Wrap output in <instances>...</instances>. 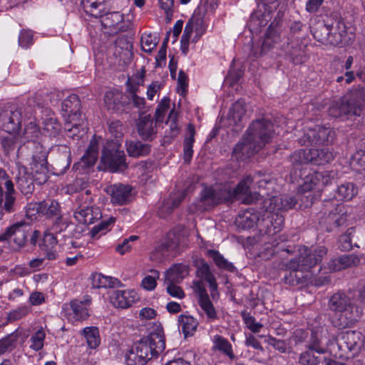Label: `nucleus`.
<instances>
[{
    "label": "nucleus",
    "instance_id": "20",
    "mask_svg": "<svg viewBox=\"0 0 365 365\" xmlns=\"http://www.w3.org/2000/svg\"><path fill=\"white\" fill-rule=\"evenodd\" d=\"M235 225L241 229H250L257 225L262 232V219L259 213L253 208L247 209L238 214L235 219Z\"/></svg>",
    "mask_w": 365,
    "mask_h": 365
},
{
    "label": "nucleus",
    "instance_id": "19",
    "mask_svg": "<svg viewBox=\"0 0 365 365\" xmlns=\"http://www.w3.org/2000/svg\"><path fill=\"white\" fill-rule=\"evenodd\" d=\"M364 341L363 336L360 331H347L342 333L337 341V346L342 351H357Z\"/></svg>",
    "mask_w": 365,
    "mask_h": 365
},
{
    "label": "nucleus",
    "instance_id": "13",
    "mask_svg": "<svg viewBox=\"0 0 365 365\" xmlns=\"http://www.w3.org/2000/svg\"><path fill=\"white\" fill-rule=\"evenodd\" d=\"M30 227L25 222L14 223L0 235V242L6 241L12 245L14 250L19 251L25 247Z\"/></svg>",
    "mask_w": 365,
    "mask_h": 365
},
{
    "label": "nucleus",
    "instance_id": "54",
    "mask_svg": "<svg viewBox=\"0 0 365 365\" xmlns=\"http://www.w3.org/2000/svg\"><path fill=\"white\" fill-rule=\"evenodd\" d=\"M350 165L356 172L365 171V150H357L350 159Z\"/></svg>",
    "mask_w": 365,
    "mask_h": 365
},
{
    "label": "nucleus",
    "instance_id": "2",
    "mask_svg": "<svg viewBox=\"0 0 365 365\" xmlns=\"http://www.w3.org/2000/svg\"><path fill=\"white\" fill-rule=\"evenodd\" d=\"M274 135V125L269 120L260 119L253 121L242 141L234 148L233 157L237 160L250 158L270 142Z\"/></svg>",
    "mask_w": 365,
    "mask_h": 365
},
{
    "label": "nucleus",
    "instance_id": "25",
    "mask_svg": "<svg viewBox=\"0 0 365 365\" xmlns=\"http://www.w3.org/2000/svg\"><path fill=\"white\" fill-rule=\"evenodd\" d=\"M206 31V26L200 12H195L191 19L186 24L184 31L192 36L195 32V35L192 41L196 42L204 34Z\"/></svg>",
    "mask_w": 365,
    "mask_h": 365
},
{
    "label": "nucleus",
    "instance_id": "56",
    "mask_svg": "<svg viewBox=\"0 0 365 365\" xmlns=\"http://www.w3.org/2000/svg\"><path fill=\"white\" fill-rule=\"evenodd\" d=\"M279 0H260L258 8L260 11L263 9L262 16L265 21H268L269 15L279 6Z\"/></svg>",
    "mask_w": 365,
    "mask_h": 365
},
{
    "label": "nucleus",
    "instance_id": "49",
    "mask_svg": "<svg viewBox=\"0 0 365 365\" xmlns=\"http://www.w3.org/2000/svg\"><path fill=\"white\" fill-rule=\"evenodd\" d=\"M87 344L91 349H96L100 344V336L96 327H88L82 330Z\"/></svg>",
    "mask_w": 365,
    "mask_h": 365
},
{
    "label": "nucleus",
    "instance_id": "46",
    "mask_svg": "<svg viewBox=\"0 0 365 365\" xmlns=\"http://www.w3.org/2000/svg\"><path fill=\"white\" fill-rule=\"evenodd\" d=\"M314 180L317 185V190L319 191L322 190L325 186L331 183L334 179L336 173L334 171H322L315 172L312 173Z\"/></svg>",
    "mask_w": 365,
    "mask_h": 365
},
{
    "label": "nucleus",
    "instance_id": "12",
    "mask_svg": "<svg viewBox=\"0 0 365 365\" xmlns=\"http://www.w3.org/2000/svg\"><path fill=\"white\" fill-rule=\"evenodd\" d=\"M334 138V131L331 128L310 122L304 128L299 143L302 145H324L332 142Z\"/></svg>",
    "mask_w": 365,
    "mask_h": 365
},
{
    "label": "nucleus",
    "instance_id": "9",
    "mask_svg": "<svg viewBox=\"0 0 365 365\" xmlns=\"http://www.w3.org/2000/svg\"><path fill=\"white\" fill-rule=\"evenodd\" d=\"M80 108L81 102L76 94L69 95L62 103L63 115L68 121L66 128L69 132H73V135H77L75 130H78V137H81L86 133V125L81 118Z\"/></svg>",
    "mask_w": 365,
    "mask_h": 365
},
{
    "label": "nucleus",
    "instance_id": "8",
    "mask_svg": "<svg viewBox=\"0 0 365 365\" xmlns=\"http://www.w3.org/2000/svg\"><path fill=\"white\" fill-rule=\"evenodd\" d=\"M34 110L26 106H11L0 112V128L9 134H17L23 120L31 118Z\"/></svg>",
    "mask_w": 365,
    "mask_h": 365
},
{
    "label": "nucleus",
    "instance_id": "43",
    "mask_svg": "<svg viewBox=\"0 0 365 365\" xmlns=\"http://www.w3.org/2000/svg\"><path fill=\"white\" fill-rule=\"evenodd\" d=\"M39 212L46 215L47 217H61L60 216V205L53 200H48L41 202L37 208Z\"/></svg>",
    "mask_w": 365,
    "mask_h": 365
},
{
    "label": "nucleus",
    "instance_id": "47",
    "mask_svg": "<svg viewBox=\"0 0 365 365\" xmlns=\"http://www.w3.org/2000/svg\"><path fill=\"white\" fill-rule=\"evenodd\" d=\"M46 332L43 327L35 331L29 339V348L34 351H38L43 348Z\"/></svg>",
    "mask_w": 365,
    "mask_h": 365
},
{
    "label": "nucleus",
    "instance_id": "35",
    "mask_svg": "<svg viewBox=\"0 0 365 365\" xmlns=\"http://www.w3.org/2000/svg\"><path fill=\"white\" fill-rule=\"evenodd\" d=\"M189 265L179 263L173 265L165 273V280L180 283L189 274Z\"/></svg>",
    "mask_w": 365,
    "mask_h": 365
},
{
    "label": "nucleus",
    "instance_id": "37",
    "mask_svg": "<svg viewBox=\"0 0 365 365\" xmlns=\"http://www.w3.org/2000/svg\"><path fill=\"white\" fill-rule=\"evenodd\" d=\"M125 147L129 156L133 158L145 156L150 152V145L139 140L126 141Z\"/></svg>",
    "mask_w": 365,
    "mask_h": 365
},
{
    "label": "nucleus",
    "instance_id": "10",
    "mask_svg": "<svg viewBox=\"0 0 365 365\" xmlns=\"http://www.w3.org/2000/svg\"><path fill=\"white\" fill-rule=\"evenodd\" d=\"M245 181V186L246 190L240 193V201L244 204H251L253 202V197L250 192V186L252 183L254 184L253 188H258L259 192H262V197L269 196V190H272L275 185V180L270 174L257 172L253 175L245 176L240 182Z\"/></svg>",
    "mask_w": 365,
    "mask_h": 365
},
{
    "label": "nucleus",
    "instance_id": "6",
    "mask_svg": "<svg viewBox=\"0 0 365 365\" xmlns=\"http://www.w3.org/2000/svg\"><path fill=\"white\" fill-rule=\"evenodd\" d=\"M365 106V89L359 88L349 91L344 96L333 101L329 108V115L342 120L359 116Z\"/></svg>",
    "mask_w": 365,
    "mask_h": 365
},
{
    "label": "nucleus",
    "instance_id": "61",
    "mask_svg": "<svg viewBox=\"0 0 365 365\" xmlns=\"http://www.w3.org/2000/svg\"><path fill=\"white\" fill-rule=\"evenodd\" d=\"M43 129L49 136H56L61 129V125L55 118L49 117L44 119Z\"/></svg>",
    "mask_w": 365,
    "mask_h": 365
},
{
    "label": "nucleus",
    "instance_id": "14",
    "mask_svg": "<svg viewBox=\"0 0 365 365\" xmlns=\"http://www.w3.org/2000/svg\"><path fill=\"white\" fill-rule=\"evenodd\" d=\"M14 183L4 170L0 168V220L4 211L11 213L15 211Z\"/></svg>",
    "mask_w": 365,
    "mask_h": 365
},
{
    "label": "nucleus",
    "instance_id": "34",
    "mask_svg": "<svg viewBox=\"0 0 365 365\" xmlns=\"http://www.w3.org/2000/svg\"><path fill=\"white\" fill-rule=\"evenodd\" d=\"M343 204H338L335 211H330L326 217L324 223L329 226V229L342 225L346 220V212Z\"/></svg>",
    "mask_w": 365,
    "mask_h": 365
},
{
    "label": "nucleus",
    "instance_id": "50",
    "mask_svg": "<svg viewBox=\"0 0 365 365\" xmlns=\"http://www.w3.org/2000/svg\"><path fill=\"white\" fill-rule=\"evenodd\" d=\"M208 256L212 258L215 264L220 268L228 271H234L235 266L228 262L218 251L208 250Z\"/></svg>",
    "mask_w": 365,
    "mask_h": 365
},
{
    "label": "nucleus",
    "instance_id": "60",
    "mask_svg": "<svg viewBox=\"0 0 365 365\" xmlns=\"http://www.w3.org/2000/svg\"><path fill=\"white\" fill-rule=\"evenodd\" d=\"M18 336V331H16L0 339V354H1L7 351L12 350L15 347Z\"/></svg>",
    "mask_w": 365,
    "mask_h": 365
},
{
    "label": "nucleus",
    "instance_id": "58",
    "mask_svg": "<svg viewBox=\"0 0 365 365\" xmlns=\"http://www.w3.org/2000/svg\"><path fill=\"white\" fill-rule=\"evenodd\" d=\"M355 233V228L351 227L347 229L346 232L340 236L339 239V247L341 250L349 251L352 247V237Z\"/></svg>",
    "mask_w": 365,
    "mask_h": 365
},
{
    "label": "nucleus",
    "instance_id": "17",
    "mask_svg": "<svg viewBox=\"0 0 365 365\" xmlns=\"http://www.w3.org/2000/svg\"><path fill=\"white\" fill-rule=\"evenodd\" d=\"M33 176L28 173L26 167L17 165V174L16 175V181L18 189L25 195L31 194L34 190V180L36 183L41 185L36 180V178L39 175L36 174L32 169Z\"/></svg>",
    "mask_w": 365,
    "mask_h": 365
},
{
    "label": "nucleus",
    "instance_id": "29",
    "mask_svg": "<svg viewBox=\"0 0 365 365\" xmlns=\"http://www.w3.org/2000/svg\"><path fill=\"white\" fill-rule=\"evenodd\" d=\"M156 123L150 115L140 118L137 124L139 135L145 140H152L156 134Z\"/></svg>",
    "mask_w": 365,
    "mask_h": 365
},
{
    "label": "nucleus",
    "instance_id": "59",
    "mask_svg": "<svg viewBox=\"0 0 365 365\" xmlns=\"http://www.w3.org/2000/svg\"><path fill=\"white\" fill-rule=\"evenodd\" d=\"M170 246L168 243H164L157 246L150 253L151 260L160 262H163L168 256Z\"/></svg>",
    "mask_w": 365,
    "mask_h": 365
},
{
    "label": "nucleus",
    "instance_id": "18",
    "mask_svg": "<svg viewBox=\"0 0 365 365\" xmlns=\"http://www.w3.org/2000/svg\"><path fill=\"white\" fill-rule=\"evenodd\" d=\"M265 212L262 218V232L268 235H275L283 227L284 217L279 214V211L270 212L268 210V205L266 207Z\"/></svg>",
    "mask_w": 365,
    "mask_h": 365
},
{
    "label": "nucleus",
    "instance_id": "7",
    "mask_svg": "<svg viewBox=\"0 0 365 365\" xmlns=\"http://www.w3.org/2000/svg\"><path fill=\"white\" fill-rule=\"evenodd\" d=\"M329 309L339 314L338 319L334 322V326L344 329L351 326L358 321L361 313L352 304L349 297L344 292L334 294L329 300Z\"/></svg>",
    "mask_w": 365,
    "mask_h": 365
},
{
    "label": "nucleus",
    "instance_id": "24",
    "mask_svg": "<svg viewBox=\"0 0 365 365\" xmlns=\"http://www.w3.org/2000/svg\"><path fill=\"white\" fill-rule=\"evenodd\" d=\"M326 334L322 329L312 330L307 348L314 349L319 354L326 353L329 346V341H326Z\"/></svg>",
    "mask_w": 365,
    "mask_h": 365
},
{
    "label": "nucleus",
    "instance_id": "51",
    "mask_svg": "<svg viewBox=\"0 0 365 365\" xmlns=\"http://www.w3.org/2000/svg\"><path fill=\"white\" fill-rule=\"evenodd\" d=\"M336 194L340 200H349L357 194V190L352 182H346L338 187Z\"/></svg>",
    "mask_w": 365,
    "mask_h": 365
},
{
    "label": "nucleus",
    "instance_id": "44",
    "mask_svg": "<svg viewBox=\"0 0 365 365\" xmlns=\"http://www.w3.org/2000/svg\"><path fill=\"white\" fill-rule=\"evenodd\" d=\"M245 113V102L240 99L232 104V108L228 114V118L235 125H237L240 122H242Z\"/></svg>",
    "mask_w": 365,
    "mask_h": 365
},
{
    "label": "nucleus",
    "instance_id": "33",
    "mask_svg": "<svg viewBox=\"0 0 365 365\" xmlns=\"http://www.w3.org/2000/svg\"><path fill=\"white\" fill-rule=\"evenodd\" d=\"M310 164L323 165L331 162L334 156L332 150L329 148L310 149Z\"/></svg>",
    "mask_w": 365,
    "mask_h": 365
},
{
    "label": "nucleus",
    "instance_id": "1",
    "mask_svg": "<svg viewBox=\"0 0 365 365\" xmlns=\"http://www.w3.org/2000/svg\"><path fill=\"white\" fill-rule=\"evenodd\" d=\"M297 257L292 259L288 268L290 269L286 274L284 279L287 284L298 285L303 284H312L316 286H322L329 282L330 279L325 277L316 279L314 277L312 269L320 263L327 254V249L323 246L317 247L314 252H311L307 247H300L298 250Z\"/></svg>",
    "mask_w": 365,
    "mask_h": 365
},
{
    "label": "nucleus",
    "instance_id": "28",
    "mask_svg": "<svg viewBox=\"0 0 365 365\" xmlns=\"http://www.w3.org/2000/svg\"><path fill=\"white\" fill-rule=\"evenodd\" d=\"M268 200V210L270 212L286 211L293 208L297 204V199L288 195L272 196Z\"/></svg>",
    "mask_w": 365,
    "mask_h": 365
},
{
    "label": "nucleus",
    "instance_id": "36",
    "mask_svg": "<svg viewBox=\"0 0 365 365\" xmlns=\"http://www.w3.org/2000/svg\"><path fill=\"white\" fill-rule=\"evenodd\" d=\"M212 342L213 351H217L227 356L230 359L235 358L232 346L226 338L220 335H215L212 339Z\"/></svg>",
    "mask_w": 365,
    "mask_h": 365
},
{
    "label": "nucleus",
    "instance_id": "39",
    "mask_svg": "<svg viewBox=\"0 0 365 365\" xmlns=\"http://www.w3.org/2000/svg\"><path fill=\"white\" fill-rule=\"evenodd\" d=\"M198 275L205 279L210 286V294L213 299L218 297L217 284L214 274L210 272L207 264H202L197 269Z\"/></svg>",
    "mask_w": 365,
    "mask_h": 365
},
{
    "label": "nucleus",
    "instance_id": "11",
    "mask_svg": "<svg viewBox=\"0 0 365 365\" xmlns=\"http://www.w3.org/2000/svg\"><path fill=\"white\" fill-rule=\"evenodd\" d=\"M120 148V142L118 140H113L108 142L103 150L101 163L106 169L112 173L123 171L128 167L125 155Z\"/></svg>",
    "mask_w": 365,
    "mask_h": 365
},
{
    "label": "nucleus",
    "instance_id": "30",
    "mask_svg": "<svg viewBox=\"0 0 365 365\" xmlns=\"http://www.w3.org/2000/svg\"><path fill=\"white\" fill-rule=\"evenodd\" d=\"M360 259L354 255H344L331 259L328 263L329 272L339 271L359 263Z\"/></svg>",
    "mask_w": 365,
    "mask_h": 365
},
{
    "label": "nucleus",
    "instance_id": "52",
    "mask_svg": "<svg viewBox=\"0 0 365 365\" xmlns=\"http://www.w3.org/2000/svg\"><path fill=\"white\" fill-rule=\"evenodd\" d=\"M158 38L156 34L144 33L140 38V46L143 51L150 53L157 46Z\"/></svg>",
    "mask_w": 365,
    "mask_h": 365
},
{
    "label": "nucleus",
    "instance_id": "15",
    "mask_svg": "<svg viewBox=\"0 0 365 365\" xmlns=\"http://www.w3.org/2000/svg\"><path fill=\"white\" fill-rule=\"evenodd\" d=\"M101 24L110 35L117 34L119 32L126 31L133 29V23L130 19H124V16L120 12H110L101 17Z\"/></svg>",
    "mask_w": 365,
    "mask_h": 365
},
{
    "label": "nucleus",
    "instance_id": "45",
    "mask_svg": "<svg viewBox=\"0 0 365 365\" xmlns=\"http://www.w3.org/2000/svg\"><path fill=\"white\" fill-rule=\"evenodd\" d=\"M123 94L118 89L108 91L104 96V103L108 110H116L121 104Z\"/></svg>",
    "mask_w": 365,
    "mask_h": 365
},
{
    "label": "nucleus",
    "instance_id": "57",
    "mask_svg": "<svg viewBox=\"0 0 365 365\" xmlns=\"http://www.w3.org/2000/svg\"><path fill=\"white\" fill-rule=\"evenodd\" d=\"M91 279L94 287L106 288L114 285L113 279L112 277L105 276L101 273L93 274Z\"/></svg>",
    "mask_w": 365,
    "mask_h": 365
},
{
    "label": "nucleus",
    "instance_id": "48",
    "mask_svg": "<svg viewBox=\"0 0 365 365\" xmlns=\"http://www.w3.org/2000/svg\"><path fill=\"white\" fill-rule=\"evenodd\" d=\"M310 149H299L290 155V161L294 168L310 163Z\"/></svg>",
    "mask_w": 365,
    "mask_h": 365
},
{
    "label": "nucleus",
    "instance_id": "55",
    "mask_svg": "<svg viewBox=\"0 0 365 365\" xmlns=\"http://www.w3.org/2000/svg\"><path fill=\"white\" fill-rule=\"evenodd\" d=\"M316 354L314 349H307L299 355V363L302 365H319L321 358Z\"/></svg>",
    "mask_w": 365,
    "mask_h": 365
},
{
    "label": "nucleus",
    "instance_id": "53",
    "mask_svg": "<svg viewBox=\"0 0 365 365\" xmlns=\"http://www.w3.org/2000/svg\"><path fill=\"white\" fill-rule=\"evenodd\" d=\"M160 277V272L156 269H150L141 281V287L146 291H153L157 286V280Z\"/></svg>",
    "mask_w": 365,
    "mask_h": 365
},
{
    "label": "nucleus",
    "instance_id": "32",
    "mask_svg": "<svg viewBox=\"0 0 365 365\" xmlns=\"http://www.w3.org/2000/svg\"><path fill=\"white\" fill-rule=\"evenodd\" d=\"M98 147L95 143H91L90 146L86 153L82 156L80 161L74 164L73 168L79 169L81 168L83 171L93 166L98 159Z\"/></svg>",
    "mask_w": 365,
    "mask_h": 365
},
{
    "label": "nucleus",
    "instance_id": "26",
    "mask_svg": "<svg viewBox=\"0 0 365 365\" xmlns=\"http://www.w3.org/2000/svg\"><path fill=\"white\" fill-rule=\"evenodd\" d=\"M131 187L123 184H115L109 187L111 202L115 205H124L131 200Z\"/></svg>",
    "mask_w": 365,
    "mask_h": 365
},
{
    "label": "nucleus",
    "instance_id": "22",
    "mask_svg": "<svg viewBox=\"0 0 365 365\" xmlns=\"http://www.w3.org/2000/svg\"><path fill=\"white\" fill-rule=\"evenodd\" d=\"M114 307L125 309L138 299L137 292L133 289L115 290L110 297Z\"/></svg>",
    "mask_w": 365,
    "mask_h": 365
},
{
    "label": "nucleus",
    "instance_id": "21",
    "mask_svg": "<svg viewBox=\"0 0 365 365\" xmlns=\"http://www.w3.org/2000/svg\"><path fill=\"white\" fill-rule=\"evenodd\" d=\"M62 97V93L58 91H53L49 94L43 91L36 93L34 96L30 98L27 101L29 107H32L35 110V108H43L49 103L52 105L56 104Z\"/></svg>",
    "mask_w": 365,
    "mask_h": 365
},
{
    "label": "nucleus",
    "instance_id": "31",
    "mask_svg": "<svg viewBox=\"0 0 365 365\" xmlns=\"http://www.w3.org/2000/svg\"><path fill=\"white\" fill-rule=\"evenodd\" d=\"M280 47V36L277 31L272 27L269 26L265 34L263 43L262 44V54H267L269 52Z\"/></svg>",
    "mask_w": 365,
    "mask_h": 365
},
{
    "label": "nucleus",
    "instance_id": "64",
    "mask_svg": "<svg viewBox=\"0 0 365 365\" xmlns=\"http://www.w3.org/2000/svg\"><path fill=\"white\" fill-rule=\"evenodd\" d=\"M177 284L178 283L165 279L167 293L172 297L182 299L185 297V294L182 289L178 286Z\"/></svg>",
    "mask_w": 365,
    "mask_h": 365
},
{
    "label": "nucleus",
    "instance_id": "23",
    "mask_svg": "<svg viewBox=\"0 0 365 365\" xmlns=\"http://www.w3.org/2000/svg\"><path fill=\"white\" fill-rule=\"evenodd\" d=\"M73 216L79 223L91 225L101 217V212L98 207L80 206L74 212Z\"/></svg>",
    "mask_w": 365,
    "mask_h": 365
},
{
    "label": "nucleus",
    "instance_id": "4",
    "mask_svg": "<svg viewBox=\"0 0 365 365\" xmlns=\"http://www.w3.org/2000/svg\"><path fill=\"white\" fill-rule=\"evenodd\" d=\"M19 146L29 143V148L34 149L32 154L31 169L39 175L36 180L39 183H45L48 180L47 151L40 143L36 140L40 134L39 128L34 122H30L25 126L22 133H17Z\"/></svg>",
    "mask_w": 365,
    "mask_h": 365
},
{
    "label": "nucleus",
    "instance_id": "41",
    "mask_svg": "<svg viewBox=\"0 0 365 365\" xmlns=\"http://www.w3.org/2000/svg\"><path fill=\"white\" fill-rule=\"evenodd\" d=\"M188 136L185 137L183 142V158L185 162L189 163L193 155V143L195 142V130L192 124L187 127Z\"/></svg>",
    "mask_w": 365,
    "mask_h": 365
},
{
    "label": "nucleus",
    "instance_id": "63",
    "mask_svg": "<svg viewBox=\"0 0 365 365\" xmlns=\"http://www.w3.org/2000/svg\"><path fill=\"white\" fill-rule=\"evenodd\" d=\"M198 302L209 319L213 320L217 318V312L209 297H204L202 299L198 300Z\"/></svg>",
    "mask_w": 365,
    "mask_h": 365
},
{
    "label": "nucleus",
    "instance_id": "3",
    "mask_svg": "<svg viewBox=\"0 0 365 365\" xmlns=\"http://www.w3.org/2000/svg\"><path fill=\"white\" fill-rule=\"evenodd\" d=\"M165 348L163 329L160 323H153L148 336L137 341L127 354L128 365H145L153 357L158 356Z\"/></svg>",
    "mask_w": 365,
    "mask_h": 365
},
{
    "label": "nucleus",
    "instance_id": "16",
    "mask_svg": "<svg viewBox=\"0 0 365 365\" xmlns=\"http://www.w3.org/2000/svg\"><path fill=\"white\" fill-rule=\"evenodd\" d=\"M91 299L86 296L83 300L73 299L71 301L68 307L66 308L67 318L71 322L83 321L89 316V306Z\"/></svg>",
    "mask_w": 365,
    "mask_h": 365
},
{
    "label": "nucleus",
    "instance_id": "38",
    "mask_svg": "<svg viewBox=\"0 0 365 365\" xmlns=\"http://www.w3.org/2000/svg\"><path fill=\"white\" fill-rule=\"evenodd\" d=\"M184 198L185 193L183 192H177L170 195L160 208V215L165 217L170 214L175 208L179 206Z\"/></svg>",
    "mask_w": 365,
    "mask_h": 365
},
{
    "label": "nucleus",
    "instance_id": "40",
    "mask_svg": "<svg viewBox=\"0 0 365 365\" xmlns=\"http://www.w3.org/2000/svg\"><path fill=\"white\" fill-rule=\"evenodd\" d=\"M178 326L185 337L192 336L198 327V322L192 316L180 315L178 318Z\"/></svg>",
    "mask_w": 365,
    "mask_h": 365
},
{
    "label": "nucleus",
    "instance_id": "27",
    "mask_svg": "<svg viewBox=\"0 0 365 365\" xmlns=\"http://www.w3.org/2000/svg\"><path fill=\"white\" fill-rule=\"evenodd\" d=\"M57 244L58 240L54 234L49 230H46L38 246L45 252L47 259L54 260L58 257V252L56 250Z\"/></svg>",
    "mask_w": 365,
    "mask_h": 365
},
{
    "label": "nucleus",
    "instance_id": "62",
    "mask_svg": "<svg viewBox=\"0 0 365 365\" xmlns=\"http://www.w3.org/2000/svg\"><path fill=\"white\" fill-rule=\"evenodd\" d=\"M241 315L247 329L253 333L259 332L260 329L263 327L262 324L257 322L255 318L249 313L243 312Z\"/></svg>",
    "mask_w": 365,
    "mask_h": 365
},
{
    "label": "nucleus",
    "instance_id": "5",
    "mask_svg": "<svg viewBox=\"0 0 365 365\" xmlns=\"http://www.w3.org/2000/svg\"><path fill=\"white\" fill-rule=\"evenodd\" d=\"M245 187V181L240 182L235 188L228 182L205 187L200 192L197 209L204 211L225 201L233 199L240 201V194L246 190Z\"/></svg>",
    "mask_w": 365,
    "mask_h": 365
},
{
    "label": "nucleus",
    "instance_id": "42",
    "mask_svg": "<svg viewBox=\"0 0 365 365\" xmlns=\"http://www.w3.org/2000/svg\"><path fill=\"white\" fill-rule=\"evenodd\" d=\"M104 0H82L81 4L85 11L95 18L103 16L105 9Z\"/></svg>",
    "mask_w": 365,
    "mask_h": 365
}]
</instances>
